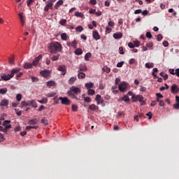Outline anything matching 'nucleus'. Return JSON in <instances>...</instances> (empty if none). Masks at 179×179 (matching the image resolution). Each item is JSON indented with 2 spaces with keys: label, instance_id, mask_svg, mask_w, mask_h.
<instances>
[{
  "label": "nucleus",
  "instance_id": "1",
  "mask_svg": "<svg viewBox=\"0 0 179 179\" xmlns=\"http://www.w3.org/2000/svg\"><path fill=\"white\" fill-rule=\"evenodd\" d=\"M48 49L50 54H57L62 51V45L59 42H53L48 45Z\"/></svg>",
  "mask_w": 179,
  "mask_h": 179
},
{
  "label": "nucleus",
  "instance_id": "2",
  "mask_svg": "<svg viewBox=\"0 0 179 179\" xmlns=\"http://www.w3.org/2000/svg\"><path fill=\"white\" fill-rule=\"evenodd\" d=\"M119 90L122 92V93H124L128 89V83L126 82H122L120 84H119Z\"/></svg>",
  "mask_w": 179,
  "mask_h": 179
},
{
  "label": "nucleus",
  "instance_id": "3",
  "mask_svg": "<svg viewBox=\"0 0 179 179\" xmlns=\"http://www.w3.org/2000/svg\"><path fill=\"white\" fill-rule=\"evenodd\" d=\"M59 100H61L62 104H64V106H71V100H69L68 97L60 96Z\"/></svg>",
  "mask_w": 179,
  "mask_h": 179
},
{
  "label": "nucleus",
  "instance_id": "4",
  "mask_svg": "<svg viewBox=\"0 0 179 179\" xmlns=\"http://www.w3.org/2000/svg\"><path fill=\"white\" fill-rule=\"evenodd\" d=\"M131 100L134 103H136V101H142V100H143V96L141 94L133 95L131 97Z\"/></svg>",
  "mask_w": 179,
  "mask_h": 179
},
{
  "label": "nucleus",
  "instance_id": "5",
  "mask_svg": "<svg viewBox=\"0 0 179 179\" xmlns=\"http://www.w3.org/2000/svg\"><path fill=\"white\" fill-rule=\"evenodd\" d=\"M3 127H4L6 132H8V129H10V128H12V125L10 124V120H5L3 122Z\"/></svg>",
  "mask_w": 179,
  "mask_h": 179
},
{
  "label": "nucleus",
  "instance_id": "6",
  "mask_svg": "<svg viewBox=\"0 0 179 179\" xmlns=\"http://www.w3.org/2000/svg\"><path fill=\"white\" fill-rule=\"evenodd\" d=\"M57 71H59L60 72H62V75L63 76H65V75H66V66L65 65L59 66L57 68Z\"/></svg>",
  "mask_w": 179,
  "mask_h": 179
},
{
  "label": "nucleus",
  "instance_id": "7",
  "mask_svg": "<svg viewBox=\"0 0 179 179\" xmlns=\"http://www.w3.org/2000/svg\"><path fill=\"white\" fill-rule=\"evenodd\" d=\"M12 76L11 74H6V73H3L1 75V79L2 80H4L5 82L8 81V80H10V79H12Z\"/></svg>",
  "mask_w": 179,
  "mask_h": 179
},
{
  "label": "nucleus",
  "instance_id": "8",
  "mask_svg": "<svg viewBox=\"0 0 179 179\" xmlns=\"http://www.w3.org/2000/svg\"><path fill=\"white\" fill-rule=\"evenodd\" d=\"M43 58V55H39L36 59L33 61L32 65L34 66H37L38 65V62H40V60Z\"/></svg>",
  "mask_w": 179,
  "mask_h": 179
},
{
  "label": "nucleus",
  "instance_id": "9",
  "mask_svg": "<svg viewBox=\"0 0 179 179\" xmlns=\"http://www.w3.org/2000/svg\"><path fill=\"white\" fill-rule=\"evenodd\" d=\"M171 90L173 93V94H177V93H178L179 92V87L177 86V85L173 84L171 87Z\"/></svg>",
  "mask_w": 179,
  "mask_h": 179
},
{
  "label": "nucleus",
  "instance_id": "10",
  "mask_svg": "<svg viewBox=\"0 0 179 179\" xmlns=\"http://www.w3.org/2000/svg\"><path fill=\"white\" fill-rule=\"evenodd\" d=\"M40 74L43 78H48L50 76V70H42L41 71Z\"/></svg>",
  "mask_w": 179,
  "mask_h": 179
},
{
  "label": "nucleus",
  "instance_id": "11",
  "mask_svg": "<svg viewBox=\"0 0 179 179\" xmlns=\"http://www.w3.org/2000/svg\"><path fill=\"white\" fill-rule=\"evenodd\" d=\"M70 92H71V93H75L76 94H78V93H80V89H79V87L73 86L70 88Z\"/></svg>",
  "mask_w": 179,
  "mask_h": 179
},
{
  "label": "nucleus",
  "instance_id": "12",
  "mask_svg": "<svg viewBox=\"0 0 179 179\" xmlns=\"http://www.w3.org/2000/svg\"><path fill=\"white\" fill-rule=\"evenodd\" d=\"M92 37L94 38V40H100V34H99V31H93L92 32Z\"/></svg>",
  "mask_w": 179,
  "mask_h": 179
},
{
  "label": "nucleus",
  "instance_id": "13",
  "mask_svg": "<svg viewBox=\"0 0 179 179\" xmlns=\"http://www.w3.org/2000/svg\"><path fill=\"white\" fill-rule=\"evenodd\" d=\"M9 106V101L8 99H2L0 102L1 107H6Z\"/></svg>",
  "mask_w": 179,
  "mask_h": 179
},
{
  "label": "nucleus",
  "instance_id": "14",
  "mask_svg": "<svg viewBox=\"0 0 179 179\" xmlns=\"http://www.w3.org/2000/svg\"><path fill=\"white\" fill-rule=\"evenodd\" d=\"M47 5L44 8L45 12H48L50 10V8L52 9L53 3H49V1L46 2Z\"/></svg>",
  "mask_w": 179,
  "mask_h": 179
},
{
  "label": "nucleus",
  "instance_id": "15",
  "mask_svg": "<svg viewBox=\"0 0 179 179\" xmlns=\"http://www.w3.org/2000/svg\"><path fill=\"white\" fill-rule=\"evenodd\" d=\"M113 38H115V40H120V38H122V33L117 32L113 34Z\"/></svg>",
  "mask_w": 179,
  "mask_h": 179
},
{
  "label": "nucleus",
  "instance_id": "16",
  "mask_svg": "<svg viewBox=\"0 0 179 179\" xmlns=\"http://www.w3.org/2000/svg\"><path fill=\"white\" fill-rule=\"evenodd\" d=\"M20 71V68L17 67V68H15V69H13L11 70V76L13 78L15 75V73H17Z\"/></svg>",
  "mask_w": 179,
  "mask_h": 179
},
{
  "label": "nucleus",
  "instance_id": "17",
  "mask_svg": "<svg viewBox=\"0 0 179 179\" xmlns=\"http://www.w3.org/2000/svg\"><path fill=\"white\" fill-rule=\"evenodd\" d=\"M95 100L96 101V104H101L103 103V99H101V95L97 94L95 97Z\"/></svg>",
  "mask_w": 179,
  "mask_h": 179
},
{
  "label": "nucleus",
  "instance_id": "18",
  "mask_svg": "<svg viewBox=\"0 0 179 179\" xmlns=\"http://www.w3.org/2000/svg\"><path fill=\"white\" fill-rule=\"evenodd\" d=\"M88 109L91 111H96V110H99V106L95 104H91L88 106Z\"/></svg>",
  "mask_w": 179,
  "mask_h": 179
},
{
  "label": "nucleus",
  "instance_id": "19",
  "mask_svg": "<svg viewBox=\"0 0 179 179\" xmlns=\"http://www.w3.org/2000/svg\"><path fill=\"white\" fill-rule=\"evenodd\" d=\"M62 5H64V0H59L55 5V9H58L59 6H62Z\"/></svg>",
  "mask_w": 179,
  "mask_h": 179
},
{
  "label": "nucleus",
  "instance_id": "20",
  "mask_svg": "<svg viewBox=\"0 0 179 179\" xmlns=\"http://www.w3.org/2000/svg\"><path fill=\"white\" fill-rule=\"evenodd\" d=\"M23 67L24 69H31V68H33V64L29 62L24 63Z\"/></svg>",
  "mask_w": 179,
  "mask_h": 179
},
{
  "label": "nucleus",
  "instance_id": "21",
  "mask_svg": "<svg viewBox=\"0 0 179 179\" xmlns=\"http://www.w3.org/2000/svg\"><path fill=\"white\" fill-rule=\"evenodd\" d=\"M8 62L10 65H15V55H11L10 57H8Z\"/></svg>",
  "mask_w": 179,
  "mask_h": 179
},
{
  "label": "nucleus",
  "instance_id": "22",
  "mask_svg": "<svg viewBox=\"0 0 179 179\" xmlns=\"http://www.w3.org/2000/svg\"><path fill=\"white\" fill-rule=\"evenodd\" d=\"M179 69H176V70H174V69H170L169 72L171 73V75H176V76H178V74L177 73V71Z\"/></svg>",
  "mask_w": 179,
  "mask_h": 179
},
{
  "label": "nucleus",
  "instance_id": "23",
  "mask_svg": "<svg viewBox=\"0 0 179 179\" xmlns=\"http://www.w3.org/2000/svg\"><path fill=\"white\" fill-rule=\"evenodd\" d=\"M78 79H85L86 78V74L83 72H78Z\"/></svg>",
  "mask_w": 179,
  "mask_h": 179
},
{
  "label": "nucleus",
  "instance_id": "24",
  "mask_svg": "<svg viewBox=\"0 0 179 179\" xmlns=\"http://www.w3.org/2000/svg\"><path fill=\"white\" fill-rule=\"evenodd\" d=\"M121 99L122 101H124L125 103H129V101L131 100L129 99V96H128V95L123 96Z\"/></svg>",
  "mask_w": 179,
  "mask_h": 179
},
{
  "label": "nucleus",
  "instance_id": "25",
  "mask_svg": "<svg viewBox=\"0 0 179 179\" xmlns=\"http://www.w3.org/2000/svg\"><path fill=\"white\" fill-rule=\"evenodd\" d=\"M61 38L64 41H66L68 40V34L66 33H62L61 34Z\"/></svg>",
  "mask_w": 179,
  "mask_h": 179
},
{
  "label": "nucleus",
  "instance_id": "26",
  "mask_svg": "<svg viewBox=\"0 0 179 179\" xmlns=\"http://www.w3.org/2000/svg\"><path fill=\"white\" fill-rule=\"evenodd\" d=\"M38 102L41 104H47L48 103V99L47 98H45L41 100H38Z\"/></svg>",
  "mask_w": 179,
  "mask_h": 179
},
{
  "label": "nucleus",
  "instance_id": "27",
  "mask_svg": "<svg viewBox=\"0 0 179 179\" xmlns=\"http://www.w3.org/2000/svg\"><path fill=\"white\" fill-rule=\"evenodd\" d=\"M76 55H82L83 54V51L80 48H78L75 50Z\"/></svg>",
  "mask_w": 179,
  "mask_h": 179
},
{
  "label": "nucleus",
  "instance_id": "28",
  "mask_svg": "<svg viewBox=\"0 0 179 179\" xmlns=\"http://www.w3.org/2000/svg\"><path fill=\"white\" fill-rule=\"evenodd\" d=\"M37 124V119H32L29 120V125H36Z\"/></svg>",
  "mask_w": 179,
  "mask_h": 179
},
{
  "label": "nucleus",
  "instance_id": "29",
  "mask_svg": "<svg viewBox=\"0 0 179 179\" xmlns=\"http://www.w3.org/2000/svg\"><path fill=\"white\" fill-rule=\"evenodd\" d=\"M159 75L164 78V80H167L169 79V75L164 74V72H161Z\"/></svg>",
  "mask_w": 179,
  "mask_h": 179
},
{
  "label": "nucleus",
  "instance_id": "30",
  "mask_svg": "<svg viewBox=\"0 0 179 179\" xmlns=\"http://www.w3.org/2000/svg\"><path fill=\"white\" fill-rule=\"evenodd\" d=\"M102 70L103 71V72H106V73H110V72L111 71V69L107 66H103Z\"/></svg>",
  "mask_w": 179,
  "mask_h": 179
},
{
  "label": "nucleus",
  "instance_id": "31",
  "mask_svg": "<svg viewBox=\"0 0 179 179\" xmlns=\"http://www.w3.org/2000/svg\"><path fill=\"white\" fill-rule=\"evenodd\" d=\"M159 69H157V68H154L152 72V76H154V78L156 79V78H159V76H157V75H155V73H156L157 72H158Z\"/></svg>",
  "mask_w": 179,
  "mask_h": 179
},
{
  "label": "nucleus",
  "instance_id": "32",
  "mask_svg": "<svg viewBox=\"0 0 179 179\" xmlns=\"http://www.w3.org/2000/svg\"><path fill=\"white\" fill-rule=\"evenodd\" d=\"M76 80V77H71L69 80V85H73V83H75Z\"/></svg>",
  "mask_w": 179,
  "mask_h": 179
},
{
  "label": "nucleus",
  "instance_id": "33",
  "mask_svg": "<svg viewBox=\"0 0 179 179\" xmlns=\"http://www.w3.org/2000/svg\"><path fill=\"white\" fill-rule=\"evenodd\" d=\"M59 57H61V55L57 54V55H53L51 59L52 61H58V59H59Z\"/></svg>",
  "mask_w": 179,
  "mask_h": 179
},
{
  "label": "nucleus",
  "instance_id": "34",
  "mask_svg": "<svg viewBox=\"0 0 179 179\" xmlns=\"http://www.w3.org/2000/svg\"><path fill=\"white\" fill-rule=\"evenodd\" d=\"M93 86H94V84H93V83H88L85 84V87L86 89H92V87H93Z\"/></svg>",
  "mask_w": 179,
  "mask_h": 179
},
{
  "label": "nucleus",
  "instance_id": "35",
  "mask_svg": "<svg viewBox=\"0 0 179 179\" xmlns=\"http://www.w3.org/2000/svg\"><path fill=\"white\" fill-rule=\"evenodd\" d=\"M38 126H27L26 127L27 131H30V129H38Z\"/></svg>",
  "mask_w": 179,
  "mask_h": 179
},
{
  "label": "nucleus",
  "instance_id": "36",
  "mask_svg": "<svg viewBox=\"0 0 179 179\" xmlns=\"http://www.w3.org/2000/svg\"><path fill=\"white\" fill-rule=\"evenodd\" d=\"M86 71H87V66H83L80 68L78 72H86Z\"/></svg>",
  "mask_w": 179,
  "mask_h": 179
},
{
  "label": "nucleus",
  "instance_id": "37",
  "mask_svg": "<svg viewBox=\"0 0 179 179\" xmlns=\"http://www.w3.org/2000/svg\"><path fill=\"white\" fill-rule=\"evenodd\" d=\"M8 93V88L0 89V94H6Z\"/></svg>",
  "mask_w": 179,
  "mask_h": 179
},
{
  "label": "nucleus",
  "instance_id": "38",
  "mask_svg": "<svg viewBox=\"0 0 179 179\" xmlns=\"http://www.w3.org/2000/svg\"><path fill=\"white\" fill-rule=\"evenodd\" d=\"M145 68H148L149 69H150L151 68H153L155 66V65L153 64V63H146L145 64Z\"/></svg>",
  "mask_w": 179,
  "mask_h": 179
},
{
  "label": "nucleus",
  "instance_id": "39",
  "mask_svg": "<svg viewBox=\"0 0 179 179\" xmlns=\"http://www.w3.org/2000/svg\"><path fill=\"white\" fill-rule=\"evenodd\" d=\"M31 106L34 108H37V103H36V101L32 100L31 101H29Z\"/></svg>",
  "mask_w": 179,
  "mask_h": 179
},
{
  "label": "nucleus",
  "instance_id": "40",
  "mask_svg": "<svg viewBox=\"0 0 179 179\" xmlns=\"http://www.w3.org/2000/svg\"><path fill=\"white\" fill-rule=\"evenodd\" d=\"M31 81L33 82V83H36L37 82H38L40 80L38 79V78L34 77V76H31Z\"/></svg>",
  "mask_w": 179,
  "mask_h": 179
},
{
  "label": "nucleus",
  "instance_id": "41",
  "mask_svg": "<svg viewBox=\"0 0 179 179\" xmlns=\"http://www.w3.org/2000/svg\"><path fill=\"white\" fill-rule=\"evenodd\" d=\"M92 57V53L87 52L85 56V61H89V58Z\"/></svg>",
  "mask_w": 179,
  "mask_h": 179
},
{
  "label": "nucleus",
  "instance_id": "42",
  "mask_svg": "<svg viewBox=\"0 0 179 179\" xmlns=\"http://www.w3.org/2000/svg\"><path fill=\"white\" fill-rule=\"evenodd\" d=\"M75 16H76L77 17H83V16H85V15H83V13H79L77 11L75 13Z\"/></svg>",
  "mask_w": 179,
  "mask_h": 179
},
{
  "label": "nucleus",
  "instance_id": "43",
  "mask_svg": "<svg viewBox=\"0 0 179 179\" xmlns=\"http://www.w3.org/2000/svg\"><path fill=\"white\" fill-rule=\"evenodd\" d=\"M18 16L20 17V22H24V17L23 16V13H20L18 14Z\"/></svg>",
  "mask_w": 179,
  "mask_h": 179
},
{
  "label": "nucleus",
  "instance_id": "44",
  "mask_svg": "<svg viewBox=\"0 0 179 179\" xmlns=\"http://www.w3.org/2000/svg\"><path fill=\"white\" fill-rule=\"evenodd\" d=\"M71 110L72 111H78V105L73 104L71 105Z\"/></svg>",
  "mask_w": 179,
  "mask_h": 179
},
{
  "label": "nucleus",
  "instance_id": "45",
  "mask_svg": "<svg viewBox=\"0 0 179 179\" xmlns=\"http://www.w3.org/2000/svg\"><path fill=\"white\" fill-rule=\"evenodd\" d=\"M68 94H69V96H71L72 97V99H76V100H78V99L76 97V96H75V95L72 93V92L69 91V92H68Z\"/></svg>",
  "mask_w": 179,
  "mask_h": 179
},
{
  "label": "nucleus",
  "instance_id": "46",
  "mask_svg": "<svg viewBox=\"0 0 179 179\" xmlns=\"http://www.w3.org/2000/svg\"><path fill=\"white\" fill-rule=\"evenodd\" d=\"M47 86H55V83L54 81H48Z\"/></svg>",
  "mask_w": 179,
  "mask_h": 179
},
{
  "label": "nucleus",
  "instance_id": "47",
  "mask_svg": "<svg viewBox=\"0 0 179 179\" xmlns=\"http://www.w3.org/2000/svg\"><path fill=\"white\" fill-rule=\"evenodd\" d=\"M95 93L96 92L94 91V90H92V89L88 90L89 95L93 96Z\"/></svg>",
  "mask_w": 179,
  "mask_h": 179
},
{
  "label": "nucleus",
  "instance_id": "48",
  "mask_svg": "<svg viewBox=\"0 0 179 179\" xmlns=\"http://www.w3.org/2000/svg\"><path fill=\"white\" fill-rule=\"evenodd\" d=\"M41 122L44 125H48V120L47 119H41Z\"/></svg>",
  "mask_w": 179,
  "mask_h": 179
},
{
  "label": "nucleus",
  "instance_id": "49",
  "mask_svg": "<svg viewBox=\"0 0 179 179\" xmlns=\"http://www.w3.org/2000/svg\"><path fill=\"white\" fill-rule=\"evenodd\" d=\"M59 24H61L62 26H65L66 24V20L62 19V20H60Z\"/></svg>",
  "mask_w": 179,
  "mask_h": 179
},
{
  "label": "nucleus",
  "instance_id": "50",
  "mask_svg": "<svg viewBox=\"0 0 179 179\" xmlns=\"http://www.w3.org/2000/svg\"><path fill=\"white\" fill-rule=\"evenodd\" d=\"M84 101L85 103H90L92 101V99L89 96L84 97Z\"/></svg>",
  "mask_w": 179,
  "mask_h": 179
},
{
  "label": "nucleus",
  "instance_id": "51",
  "mask_svg": "<svg viewBox=\"0 0 179 179\" xmlns=\"http://www.w3.org/2000/svg\"><path fill=\"white\" fill-rule=\"evenodd\" d=\"M115 23H114V22H113V21H109L108 22V26H109V27H114V26H115Z\"/></svg>",
  "mask_w": 179,
  "mask_h": 179
},
{
  "label": "nucleus",
  "instance_id": "52",
  "mask_svg": "<svg viewBox=\"0 0 179 179\" xmlns=\"http://www.w3.org/2000/svg\"><path fill=\"white\" fill-rule=\"evenodd\" d=\"M157 41H162V40H163V36L160 34H158L157 37Z\"/></svg>",
  "mask_w": 179,
  "mask_h": 179
},
{
  "label": "nucleus",
  "instance_id": "53",
  "mask_svg": "<svg viewBox=\"0 0 179 179\" xmlns=\"http://www.w3.org/2000/svg\"><path fill=\"white\" fill-rule=\"evenodd\" d=\"M83 30V27L82 26H78L76 28V31H82Z\"/></svg>",
  "mask_w": 179,
  "mask_h": 179
},
{
  "label": "nucleus",
  "instance_id": "54",
  "mask_svg": "<svg viewBox=\"0 0 179 179\" xmlns=\"http://www.w3.org/2000/svg\"><path fill=\"white\" fill-rule=\"evenodd\" d=\"M21 106H22V107H27V106H29V103H27V102H26L24 101H22L21 102Z\"/></svg>",
  "mask_w": 179,
  "mask_h": 179
},
{
  "label": "nucleus",
  "instance_id": "55",
  "mask_svg": "<svg viewBox=\"0 0 179 179\" xmlns=\"http://www.w3.org/2000/svg\"><path fill=\"white\" fill-rule=\"evenodd\" d=\"M16 100H17V101H20V100H22V95L20 94H17Z\"/></svg>",
  "mask_w": 179,
  "mask_h": 179
},
{
  "label": "nucleus",
  "instance_id": "56",
  "mask_svg": "<svg viewBox=\"0 0 179 179\" xmlns=\"http://www.w3.org/2000/svg\"><path fill=\"white\" fill-rule=\"evenodd\" d=\"M78 43L76 42V41H73L72 43H71V47H73V48H76L77 47V45Z\"/></svg>",
  "mask_w": 179,
  "mask_h": 179
},
{
  "label": "nucleus",
  "instance_id": "57",
  "mask_svg": "<svg viewBox=\"0 0 179 179\" xmlns=\"http://www.w3.org/2000/svg\"><path fill=\"white\" fill-rule=\"evenodd\" d=\"M145 115H147V117H148V120H152V117L153 114H152V112H149L148 113L145 114Z\"/></svg>",
  "mask_w": 179,
  "mask_h": 179
},
{
  "label": "nucleus",
  "instance_id": "58",
  "mask_svg": "<svg viewBox=\"0 0 179 179\" xmlns=\"http://www.w3.org/2000/svg\"><path fill=\"white\" fill-rule=\"evenodd\" d=\"M56 93L55 92H52L46 94L47 97H54L55 96Z\"/></svg>",
  "mask_w": 179,
  "mask_h": 179
},
{
  "label": "nucleus",
  "instance_id": "59",
  "mask_svg": "<svg viewBox=\"0 0 179 179\" xmlns=\"http://www.w3.org/2000/svg\"><path fill=\"white\" fill-rule=\"evenodd\" d=\"M122 65H124V62H120L117 64V68H122Z\"/></svg>",
  "mask_w": 179,
  "mask_h": 179
},
{
  "label": "nucleus",
  "instance_id": "60",
  "mask_svg": "<svg viewBox=\"0 0 179 179\" xmlns=\"http://www.w3.org/2000/svg\"><path fill=\"white\" fill-rule=\"evenodd\" d=\"M139 13H142V10L138 9L134 11V15H139Z\"/></svg>",
  "mask_w": 179,
  "mask_h": 179
},
{
  "label": "nucleus",
  "instance_id": "61",
  "mask_svg": "<svg viewBox=\"0 0 179 179\" xmlns=\"http://www.w3.org/2000/svg\"><path fill=\"white\" fill-rule=\"evenodd\" d=\"M159 107H164V101L163 100L159 101Z\"/></svg>",
  "mask_w": 179,
  "mask_h": 179
},
{
  "label": "nucleus",
  "instance_id": "62",
  "mask_svg": "<svg viewBox=\"0 0 179 179\" xmlns=\"http://www.w3.org/2000/svg\"><path fill=\"white\" fill-rule=\"evenodd\" d=\"M145 36L146 37H148V38H152V34L150 32H147Z\"/></svg>",
  "mask_w": 179,
  "mask_h": 179
},
{
  "label": "nucleus",
  "instance_id": "63",
  "mask_svg": "<svg viewBox=\"0 0 179 179\" xmlns=\"http://www.w3.org/2000/svg\"><path fill=\"white\" fill-rule=\"evenodd\" d=\"M162 44L164 47H169V42L167 41H164Z\"/></svg>",
  "mask_w": 179,
  "mask_h": 179
},
{
  "label": "nucleus",
  "instance_id": "64",
  "mask_svg": "<svg viewBox=\"0 0 179 179\" xmlns=\"http://www.w3.org/2000/svg\"><path fill=\"white\" fill-rule=\"evenodd\" d=\"M174 108H176V110H179V103H176L173 105Z\"/></svg>",
  "mask_w": 179,
  "mask_h": 179
}]
</instances>
